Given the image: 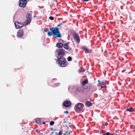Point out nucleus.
I'll use <instances>...</instances> for the list:
<instances>
[{"instance_id":"8","label":"nucleus","mask_w":135,"mask_h":135,"mask_svg":"<svg viewBox=\"0 0 135 135\" xmlns=\"http://www.w3.org/2000/svg\"><path fill=\"white\" fill-rule=\"evenodd\" d=\"M27 1L26 0H20L19 5L22 7H24L27 4Z\"/></svg>"},{"instance_id":"32","label":"nucleus","mask_w":135,"mask_h":135,"mask_svg":"<svg viewBox=\"0 0 135 135\" xmlns=\"http://www.w3.org/2000/svg\"><path fill=\"white\" fill-rule=\"evenodd\" d=\"M68 111H65L64 112V113H66V114H68Z\"/></svg>"},{"instance_id":"55","label":"nucleus","mask_w":135,"mask_h":135,"mask_svg":"<svg viewBox=\"0 0 135 135\" xmlns=\"http://www.w3.org/2000/svg\"><path fill=\"white\" fill-rule=\"evenodd\" d=\"M52 134H50V135H52Z\"/></svg>"},{"instance_id":"21","label":"nucleus","mask_w":135,"mask_h":135,"mask_svg":"<svg viewBox=\"0 0 135 135\" xmlns=\"http://www.w3.org/2000/svg\"><path fill=\"white\" fill-rule=\"evenodd\" d=\"M67 59L68 61H71L72 60V57L71 56H69L68 57Z\"/></svg>"},{"instance_id":"54","label":"nucleus","mask_w":135,"mask_h":135,"mask_svg":"<svg viewBox=\"0 0 135 135\" xmlns=\"http://www.w3.org/2000/svg\"><path fill=\"white\" fill-rule=\"evenodd\" d=\"M69 126L70 127L71 126L70 125H69Z\"/></svg>"},{"instance_id":"59","label":"nucleus","mask_w":135,"mask_h":135,"mask_svg":"<svg viewBox=\"0 0 135 135\" xmlns=\"http://www.w3.org/2000/svg\"><path fill=\"white\" fill-rule=\"evenodd\" d=\"M26 0V1L27 0Z\"/></svg>"},{"instance_id":"58","label":"nucleus","mask_w":135,"mask_h":135,"mask_svg":"<svg viewBox=\"0 0 135 135\" xmlns=\"http://www.w3.org/2000/svg\"><path fill=\"white\" fill-rule=\"evenodd\" d=\"M44 135H46H46L44 134Z\"/></svg>"},{"instance_id":"48","label":"nucleus","mask_w":135,"mask_h":135,"mask_svg":"<svg viewBox=\"0 0 135 135\" xmlns=\"http://www.w3.org/2000/svg\"><path fill=\"white\" fill-rule=\"evenodd\" d=\"M65 126H66V127H68V126H67L66 125H65Z\"/></svg>"},{"instance_id":"13","label":"nucleus","mask_w":135,"mask_h":135,"mask_svg":"<svg viewBox=\"0 0 135 135\" xmlns=\"http://www.w3.org/2000/svg\"><path fill=\"white\" fill-rule=\"evenodd\" d=\"M81 49L84 50L85 53H89V50L86 46H82L81 47Z\"/></svg>"},{"instance_id":"17","label":"nucleus","mask_w":135,"mask_h":135,"mask_svg":"<svg viewBox=\"0 0 135 135\" xmlns=\"http://www.w3.org/2000/svg\"><path fill=\"white\" fill-rule=\"evenodd\" d=\"M134 110L132 107H131L129 108H127L126 109V111L130 112H132L134 111Z\"/></svg>"},{"instance_id":"25","label":"nucleus","mask_w":135,"mask_h":135,"mask_svg":"<svg viewBox=\"0 0 135 135\" xmlns=\"http://www.w3.org/2000/svg\"><path fill=\"white\" fill-rule=\"evenodd\" d=\"M106 87V85H105L104 86H101V89H100L101 90H104L105 88Z\"/></svg>"},{"instance_id":"16","label":"nucleus","mask_w":135,"mask_h":135,"mask_svg":"<svg viewBox=\"0 0 135 135\" xmlns=\"http://www.w3.org/2000/svg\"><path fill=\"white\" fill-rule=\"evenodd\" d=\"M88 81L87 79H85L82 82V85H84L88 83Z\"/></svg>"},{"instance_id":"40","label":"nucleus","mask_w":135,"mask_h":135,"mask_svg":"<svg viewBox=\"0 0 135 135\" xmlns=\"http://www.w3.org/2000/svg\"><path fill=\"white\" fill-rule=\"evenodd\" d=\"M50 129H51V131H54V130L53 129V128L52 127V128H51Z\"/></svg>"},{"instance_id":"20","label":"nucleus","mask_w":135,"mask_h":135,"mask_svg":"<svg viewBox=\"0 0 135 135\" xmlns=\"http://www.w3.org/2000/svg\"><path fill=\"white\" fill-rule=\"evenodd\" d=\"M63 132V130L62 129L60 130L59 131L58 135H61L62 134V132Z\"/></svg>"},{"instance_id":"9","label":"nucleus","mask_w":135,"mask_h":135,"mask_svg":"<svg viewBox=\"0 0 135 135\" xmlns=\"http://www.w3.org/2000/svg\"><path fill=\"white\" fill-rule=\"evenodd\" d=\"M63 105L64 107H69L71 105V103L69 101L66 100L63 102Z\"/></svg>"},{"instance_id":"34","label":"nucleus","mask_w":135,"mask_h":135,"mask_svg":"<svg viewBox=\"0 0 135 135\" xmlns=\"http://www.w3.org/2000/svg\"><path fill=\"white\" fill-rule=\"evenodd\" d=\"M108 124V123L107 122L105 123V126H107Z\"/></svg>"},{"instance_id":"44","label":"nucleus","mask_w":135,"mask_h":135,"mask_svg":"<svg viewBox=\"0 0 135 135\" xmlns=\"http://www.w3.org/2000/svg\"><path fill=\"white\" fill-rule=\"evenodd\" d=\"M64 135H66V133H64L63 134Z\"/></svg>"},{"instance_id":"36","label":"nucleus","mask_w":135,"mask_h":135,"mask_svg":"<svg viewBox=\"0 0 135 135\" xmlns=\"http://www.w3.org/2000/svg\"><path fill=\"white\" fill-rule=\"evenodd\" d=\"M85 71V70L83 69L82 70H81V72H84Z\"/></svg>"},{"instance_id":"51","label":"nucleus","mask_w":135,"mask_h":135,"mask_svg":"<svg viewBox=\"0 0 135 135\" xmlns=\"http://www.w3.org/2000/svg\"><path fill=\"white\" fill-rule=\"evenodd\" d=\"M134 129H135V126L134 127Z\"/></svg>"},{"instance_id":"33","label":"nucleus","mask_w":135,"mask_h":135,"mask_svg":"<svg viewBox=\"0 0 135 135\" xmlns=\"http://www.w3.org/2000/svg\"><path fill=\"white\" fill-rule=\"evenodd\" d=\"M89 0H81L82 1H84V2H88L89 1Z\"/></svg>"},{"instance_id":"11","label":"nucleus","mask_w":135,"mask_h":135,"mask_svg":"<svg viewBox=\"0 0 135 135\" xmlns=\"http://www.w3.org/2000/svg\"><path fill=\"white\" fill-rule=\"evenodd\" d=\"M23 35V30L22 29H20L17 33V36L18 37L21 38Z\"/></svg>"},{"instance_id":"31","label":"nucleus","mask_w":135,"mask_h":135,"mask_svg":"<svg viewBox=\"0 0 135 135\" xmlns=\"http://www.w3.org/2000/svg\"><path fill=\"white\" fill-rule=\"evenodd\" d=\"M120 41V40L119 39H118L117 41H116V42L117 43L119 42Z\"/></svg>"},{"instance_id":"2","label":"nucleus","mask_w":135,"mask_h":135,"mask_svg":"<svg viewBox=\"0 0 135 135\" xmlns=\"http://www.w3.org/2000/svg\"><path fill=\"white\" fill-rule=\"evenodd\" d=\"M50 30L52 32L53 36H56V37L61 38V36L60 33L59 29L57 27H52L50 29Z\"/></svg>"},{"instance_id":"37","label":"nucleus","mask_w":135,"mask_h":135,"mask_svg":"<svg viewBox=\"0 0 135 135\" xmlns=\"http://www.w3.org/2000/svg\"><path fill=\"white\" fill-rule=\"evenodd\" d=\"M126 70H122V73H123L124 72H125V71Z\"/></svg>"},{"instance_id":"39","label":"nucleus","mask_w":135,"mask_h":135,"mask_svg":"<svg viewBox=\"0 0 135 135\" xmlns=\"http://www.w3.org/2000/svg\"><path fill=\"white\" fill-rule=\"evenodd\" d=\"M98 82L99 83H101V81L99 80H98Z\"/></svg>"},{"instance_id":"1","label":"nucleus","mask_w":135,"mask_h":135,"mask_svg":"<svg viewBox=\"0 0 135 135\" xmlns=\"http://www.w3.org/2000/svg\"><path fill=\"white\" fill-rule=\"evenodd\" d=\"M56 60L57 63L59 65L60 67H65L68 66V63L66 61V60L64 57H57Z\"/></svg>"},{"instance_id":"52","label":"nucleus","mask_w":135,"mask_h":135,"mask_svg":"<svg viewBox=\"0 0 135 135\" xmlns=\"http://www.w3.org/2000/svg\"><path fill=\"white\" fill-rule=\"evenodd\" d=\"M50 86H52V85H50V84H49Z\"/></svg>"},{"instance_id":"3","label":"nucleus","mask_w":135,"mask_h":135,"mask_svg":"<svg viewBox=\"0 0 135 135\" xmlns=\"http://www.w3.org/2000/svg\"><path fill=\"white\" fill-rule=\"evenodd\" d=\"M56 52L57 53L58 57H63L65 54V50L62 49H56Z\"/></svg>"},{"instance_id":"18","label":"nucleus","mask_w":135,"mask_h":135,"mask_svg":"<svg viewBox=\"0 0 135 135\" xmlns=\"http://www.w3.org/2000/svg\"><path fill=\"white\" fill-rule=\"evenodd\" d=\"M35 122L38 123L40 124L41 123V121L39 118H37L36 119Z\"/></svg>"},{"instance_id":"14","label":"nucleus","mask_w":135,"mask_h":135,"mask_svg":"<svg viewBox=\"0 0 135 135\" xmlns=\"http://www.w3.org/2000/svg\"><path fill=\"white\" fill-rule=\"evenodd\" d=\"M63 46V44L62 43L60 42L57 43L56 44V46L58 48H61Z\"/></svg>"},{"instance_id":"57","label":"nucleus","mask_w":135,"mask_h":135,"mask_svg":"<svg viewBox=\"0 0 135 135\" xmlns=\"http://www.w3.org/2000/svg\"><path fill=\"white\" fill-rule=\"evenodd\" d=\"M105 52H106V51H105Z\"/></svg>"},{"instance_id":"22","label":"nucleus","mask_w":135,"mask_h":135,"mask_svg":"<svg viewBox=\"0 0 135 135\" xmlns=\"http://www.w3.org/2000/svg\"><path fill=\"white\" fill-rule=\"evenodd\" d=\"M105 135H114L113 134L110 133L109 132H107L105 134Z\"/></svg>"},{"instance_id":"43","label":"nucleus","mask_w":135,"mask_h":135,"mask_svg":"<svg viewBox=\"0 0 135 135\" xmlns=\"http://www.w3.org/2000/svg\"><path fill=\"white\" fill-rule=\"evenodd\" d=\"M40 135L42 134H43V133H40Z\"/></svg>"},{"instance_id":"19","label":"nucleus","mask_w":135,"mask_h":135,"mask_svg":"<svg viewBox=\"0 0 135 135\" xmlns=\"http://www.w3.org/2000/svg\"><path fill=\"white\" fill-rule=\"evenodd\" d=\"M53 34L52 33V32H47V35L49 36H50L53 35H52Z\"/></svg>"},{"instance_id":"42","label":"nucleus","mask_w":135,"mask_h":135,"mask_svg":"<svg viewBox=\"0 0 135 135\" xmlns=\"http://www.w3.org/2000/svg\"><path fill=\"white\" fill-rule=\"evenodd\" d=\"M66 22V21H63L62 22V23H65Z\"/></svg>"},{"instance_id":"27","label":"nucleus","mask_w":135,"mask_h":135,"mask_svg":"<svg viewBox=\"0 0 135 135\" xmlns=\"http://www.w3.org/2000/svg\"><path fill=\"white\" fill-rule=\"evenodd\" d=\"M49 19L51 20H52L54 19V17L52 16H50Z\"/></svg>"},{"instance_id":"23","label":"nucleus","mask_w":135,"mask_h":135,"mask_svg":"<svg viewBox=\"0 0 135 135\" xmlns=\"http://www.w3.org/2000/svg\"><path fill=\"white\" fill-rule=\"evenodd\" d=\"M54 121H51L50 123V125H52L54 124Z\"/></svg>"},{"instance_id":"6","label":"nucleus","mask_w":135,"mask_h":135,"mask_svg":"<svg viewBox=\"0 0 135 135\" xmlns=\"http://www.w3.org/2000/svg\"><path fill=\"white\" fill-rule=\"evenodd\" d=\"M83 90V88L81 86H77L76 87L75 93L76 94L81 93Z\"/></svg>"},{"instance_id":"12","label":"nucleus","mask_w":135,"mask_h":135,"mask_svg":"<svg viewBox=\"0 0 135 135\" xmlns=\"http://www.w3.org/2000/svg\"><path fill=\"white\" fill-rule=\"evenodd\" d=\"M63 46L64 48L66 50H68L69 51L71 49V48H69V46L67 43H65L63 44Z\"/></svg>"},{"instance_id":"10","label":"nucleus","mask_w":135,"mask_h":135,"mask_svg":"<svg viewBox=\"0 0 135 135\" xmlns=\"http://www.w3.org/2000/svg\"><path fill=\"white\" fill-rule=\"evenodd\" d=\"M15 25L16 28V29H18L21 28L23 26V24L22 23L19 22H16L15 23Z\"/></svg>"},{"instance_id":"28","label":"nucleus","mask_w":135,"mask_h":135,"mask_svg":"<svg viewBox=\"0 0 135 135\" xmlns=\"http://www.w3.org/2000/svg\"><path fill=\"white\" fill-rule=\"evenodd\" d=\"M65 132L66 134V135H69L70 134V133L68 131H66Z\"/></svg>"},{"instance_id":"26","label":"nucleus","mask_w":135,"mask_h":135,"mask_svg":"<svg viewBox=\"0 0 135 135\" xmlns=\"http://www.w3.org/2000/svg\"><path fill=\"white\" fill-rule=\"evenodd\" d=\"M59 85V83H56L55 84L54 86L55 87H57V86H58Z\"/></svg>"},{"instance_id":"47","label":"nucleus","mask_w":135,"mask_h":135,"mask_svg":"<svg viewBox=\"0 0 135 135\" xmlns=\"http://www.w3.org/2000/svg\"><path fill=\"white\" fill-rule=\"evenodd\" d=\"M56 129H54V131H56Z\"/></svg>"},{"instance_id":"30","label":"nucleus","mask_w":135,"mask_h":135,"mask_svg":"<svg viewBox=\"0 0 135 135\" xmlns=\"http://www.w3.org/2000/svg\"><path fill=\"white\" fill-rule=\"evenodd\" d=\"M62 25V23H60V24H59L57 26V27H59L60 26H61V25Z\"/></svg>"},{"instance_id":"15","label":"nucleus","mask_w":135,"mask_h":135,"mask_svg":"<svg viewBox=\"0 0 135 135\" xmlns=\"http://www.w3.org/2000/svg\"><path fill=\"white\" fill-rule=\"evenodd\" d=\"M85 105L88 107H90L92 105L91 103L89 101H87L85 103Z\"/></svg>"},{"instance_id":"45","label":"nucleus","mask_w":135,"mask_h":135,"mask_svg":"<svg viewBox=\"0 0 135 135\" xmlns=\"http://www.w3.org/2000/svg\"><path fill=\"white\" fill-rule=\"evenodd\" d=\"M54 133V132H52L51 133V134H53Z\"/></svg>"},{"instance_id":"41","label":"nucleus","mask_w":135,"mask_h":135,"mask_svg":"<svg viewBox=\"0 0 135 135\" xmlns=\"http://www.w3.org/2000/svg\"><path fill=\"white\" fill-rule=\"evenodd\" d=\"M58 135V133L57 132H56L55 133V134L54 135Z\"/></svg>"},{"instance_id":"29","label":"nucleus","mask_w":135,"mask_h":135,"mask_svg":"<svg viewBox=\"0 0 135 135\" xmlns=\"http://www.w3.org/2000/svg\"><path fill=\"white\" fill-rule=\"evenodd\" d=\"M101 84L103 85H105L106 84V83H104L103 81H102L101 83Z\"/></svg>"},{"instance_id":"56","label":"nucleus","mask_w":135,"mask_h":135,"mask_svg":"<svg viewBox=\"0 0 135 135\" xmlns=\"http://www.w3.org/2000/svg\"><path fill=\"white\" fill-rule=\"evenodd\" d=\"M31 12H32V11H31Z\"/></svg>"},{"instance_id":"5","label":"nucleus","mask_w":135,"mask_h":135,"mask_svg":"<svg viewBox=\"0 0 135 135\" xmlns=\"http://www.w3.org/2000/svg\"><path fill=\"white\" fill-rule=\"evenodd\" d=\"M27 20L25 22L26 25L29 24L31 21V15L30 13H27L26 15Z\"/></svg>"},{"instance_id":"7","label":"nucleus","mask_w":135,"mask_h":135,"mask_svg":"<svg viewBox=\"0 0 135 135\" xmlns=\"http://www.w3.org/2000/svg\"><path fill=\"white\" fill-rule=\"evenodd\" d=\"M73 37L74 40L77 43H79L80 42V40L78 33H74L73 36Z\"/></svg>"},{"instance_id":"46","label":"nucleus","mask_w":135,"mask_h":135,"mask_svg":"<svg viewBox=\"0 0 135 135\" xmlns=\"http://www.w3.org/2000/svg\"><path fill=\"white\" fill-rule=\"evenodd\" d=\"M38 131V129H36V132H37Z\"/></svg>"},{"instance_id":"24","label":"nucleus","mask_w":135,"mask_h":135,"mask_svg":"<svg viewBox=\"0 0 135 135\" xmlns=\"http://www.w3.org/2000/svg\"><path fill=\"white\" fill-rule=\"evenodd\" d=\"M100 132L101 133L103 134V133H105L106 131L105 130H100Z\"/></svg>"},{"instance_id":"35","label":"nucleus","mask_w":135,"mask_h":135,"mask_svg":"<svg viewBox=\"0 0 135 135\" xmlns=\"http://www.w3.org/2000/svg\"><path fill=\"white\" fill-rule=\"evenodd\" d=\"M48 30V29H46L45 30H44V32H46L47 30Z\"/></svg>"},{"instance_id":"50","label":"nucleus","mask_w":135,"mask_h":135,"mask_svg":"<svg viewBox=\"0 0 135 135\" xmlns=\"http://www.w3.org/2000/svg\"><path fill=\"white\" fill-rule=\"evenodd\" d=\"M15 15H14V17H13V18L14 19V17H15Z\"/></svg>"},{"instance_id":"4","label":"nucleus","mask_w":135,"mask_h":135,"mask_svg":"<svg viewBox=\"0 0 135 135\" xmlns=\"http://www.w3.org/2000/svg\"><path fill=\"white\" fill-rule=\"evenodd\" d=\"M84 105L82 103H78L74 107V109L76 111H83V108Z\"/></svg>"},{"instance_id":"49","label":"nucleus","mask_w":135,"mask_h":135,"mask_svg":"<svg viewBox=\"0 0 135 135\" xmlns=\"http://www.w3.org/2000/svg\"><path fill=\"white\" fill-rule=\"evenodd\" d=\"M36 16H35V15H34V17H36Z\"/></svg>"},{"instance_id":"38","label":"nucleus","mask_w":135,"mask_h":135,"mask_svg":"<svg viewBox=\"0 0 135 135\" xmlns=\"http://www.w3.org/2000/svg\"><path fill=\"white\" fill-rule=\"evenodd\" d=\"M45 122L44 121H43L42 122V124H45Z\"/></svg>"},{"instance_id":"53","label":"nucleus","mask_w":135,"mask_h":135,"mask_svg":"<svg viewBox=\"0 0 135 135\" xmlns=\"http://www.w3.org/2000/svg\"><path fill=\"white\" fill-rule=\"evenodd\" d=\"M68 117H70V116H69H69H68Z\"/></svg>"}]
</instances>
